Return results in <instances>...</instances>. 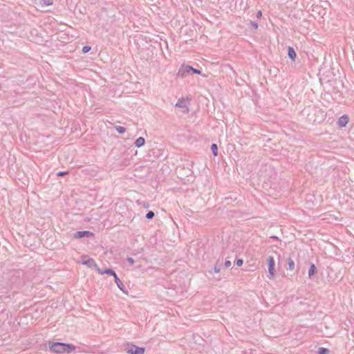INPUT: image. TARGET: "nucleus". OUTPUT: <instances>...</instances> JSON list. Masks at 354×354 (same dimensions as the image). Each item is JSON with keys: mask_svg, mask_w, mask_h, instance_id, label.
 <instances>
[{"mask_svg": "<svg viewBox=\"0 0 354 354\" xmlns=\"http://www.w3.org/2000/svg\"><path fill=\"white\" fill-rule=\"evenodd\" d=\"M50 351L56 353H70L75 350V346L69 344L61 342L49 343Z\"/></svg>", "mask_w": 354, "mask_h": 354, "instance_id": "1", "label": "nucleus"}, {"mask_svg": "<svg viewBox=\"0 0 354 354\" xmlns=\"http://www.w3.org/2000/svg\"><path fill=\"white\" fill-rule=\"evenodd\" d=\"M192 70V67L188 65H182L176 73L177 78H184Z\"/></svg>", "mask_w": 354, "mask_h": 354, "instance_id": "2", "label": "nucleus"}, {"mask_svg": "<svg viewBox=\"0 0 354 354\" xmlns=\"http://www.w3.org/2000/svg\"><path fill=\"white\" fill-rule=\"evenodd\" d=\"M127 353L131 354H144L145 348L136 345H130L127 347Z\"/></svg>", "mask_w": 354, "mask_h": 354, "instance_id": "3", "label": "nucleus"}, {"mask_svg": "<svg viewBox=\"0 0 354 354\" xmlns=\"http://www.w3.org/2000/svg\"><path fill=\"white\" fill-rule=\"evenodd\" d=\"M175 106L181 109V112L183 113H187L189 112L187 104L183 98L179 99Z\"/></svg>", "mask_w": 354, "mask_h": 354, "instance_id": "4", "label": "nucleus"}, {"mask_svg": "<svg viewBox=\"0 0 354 354\" xmlns=\"http://www.w3.org/2000/svg\"><path fill=\"white\" fill-rule=\"evenodd\" d=\"M274 260L272 257H269L268 258V272L272 276L274 277L275 274V270H274Z\"/></svg>", "mask_w": 354, "mask_h": 354, "instance_id": "5", "label": "nucleus"}, {"mask_svg": "<svg viewBox=\"0 0 354 354\" xmlns=\"http://www.w3.org/2000/svg\"><path fill=\"white\" fill-rule=\"evenodd\" d=\"M82 263L84 265H86L89 268L96 267L97 264L95 262V261L93 259L87 258L86 257H84L83 258V262Z\"/></svg>", "mask_w": 354, "mask_h": 354, "instance_id": "6", "label": "nucleus"}, {"mask_svg": "<svg viewBox=\"0 0 354 354\" xmlns=\"http://www.w3.org/2000/svg\"><path fill=\"white\" fill-rule=\"evenodd\" d=\"M91 234L92 233L89 231H79L75 233L74 237L76 239H81L84 236H88Z\"/></svg>", "mask_w": 354, "mask_h": 354, "instance_id": "7", "label": "nucleus"}, {"mask_svg": "<svg viewBox=\"0 0 354 354\" xmlns=\"http://www.w3.org/2000/svg\"><path fill=\"white\" fill-rule=\"evenodd\" d=\"M348 122V117L347 115H342L338 120V125L341 127H345Z\"/></svg>", "mask_w": 354, "mask_h": 354, "instance_id": "8", "label": "nucleus"}, {"mask_svg": "<svg viewBox=\"0 0 354 354\" xmlns=\"http://www.w3.org/2000/svg\"><path fill=\"white\" fill-rule=\"evenodd\" d=\"M114 279H115V282L117 286L119 288V289L121 291H122L123 292L127 293L125 287H124L123 283L122 282V281L119 279V277L118 276H115V277Z\"/></svg>", "mask_w": 354, "mask_h": 354, "instance_id": "9", "label": "nucleus"}, {"mask_svg": "<svg viewBox=\"0 0 354 354\" xmlns=\"http://www.w3.org/2000/svg\"><path fill=\"white\" fill-rule=\"evenodd\" d=\"M288 57L292 59V60H295V58H296V56H297V54L295 51V50L293 49L292 47H290L289 46L288 48Z\"/></svg>", "mask_w": 354, "mask_h": 354, "instance_id": "10", "label": "nucleus"}, {"mask_svg": "<svg viewBox=\"0 0 354 354\" xmlns=\"http://www.w3.org/2000/svg\"><path fill=\"white\" fill-rule=\"evenodd\" d=\"M145 143V140L144 138L142 137H139L138 138H137L135 141V145L137 147H142Z\"/></svg>", "mask_w": 354, "mask_h": 354, "instance_id": "11", "label": "nucleus"}, {"mask_svg": "<svg viewBox=\"0 0 354 354\" xmlns=\"http://www.w3.org/2000/svg\"><path fill=\"white\" fill-rule=\"evenodd\" d=\"M98 270V272L100 274H110V275H112L114 277V278L115 277V276H117L116 273L115 272L114 270H111V269H106L104 271H100V269L97 270Z\"/></svg>", "mask_w": 354, "mask_h": 354, "instance_id": "12", "label": "nucleus"}, {"mask_svg": "<svg viewBox=\"0 0 354 354\" xmlns=\"http://www.w3.org/2000/svg\"><path fill=\"white\" fill-rule=\"evenodd\" d=\"M317 272V268L315 266V264H312L309 268L308 270V276L309 277H311L313 275H314Z\"/></svg>", "mask_w": 354, "mask_h": 354, "instance_id": "13", "label": "nucleus"}, {"mask_svg": "<svg viewBox=\"0 0 354 354\" xmlns=\"http://www.w3.org/2000/svg\"><path fill=\"white\" fill-rule=\"evenodd\" d=\"M115 129L118 133L120 134L124 133L126 131V129L121 126L115 127Z\"/></svg>", "mask_w": 354, "mask_h": 354, "instance_id": "14", "label": "nucleus"}, {"mask_svg": "<svg viewBox=\"0 0 354 354\" xmlns=\"http://www.w3.org/2000/svg\"><path fill=\"white\" fill-rule=\"evenodd\" d=\"M288 268L290 270H293L295 269V263L294 261L291 259H288Z\"/></svg>", "mask_w": 354, "mask_h": 354, "instance_id": "15", "label": "nucleus"}, {"mask_svg": "<svg viewBox=\"0 0 354 354\" xmlns=\"http://www.w3.org/2000/svg\"><path fill=\"white\" fill-rule=\"evenodd\" d=\"M212 151L214 156H216L218 155V148L217 145L216 144H212L211 146Z\"/></svg>", "mask_w": 354, "mask_h": 354, "instance_id": "16", "label": "nucleus"}, {"mask_svg": "<svg viewBox=\"0 0 354 354\" xmlns=\"http://www.w3.org/2000/svg\"><path fill=\"white\" fill-rule=\"evenodd\" d=\"M329 353V350L326 348H319L318 349V354H328Z\"/></svg>", "mask_w": 354, "mask_h": 354, "instance_id": "17", "label": "nucleus"}, {"mask_svg": "<svg viewBox=\"0 0 354 354\" xmlns=\"http://www.w3.org/2000/svg\"><path fill=\"white\" fill-rule=\"evenodd\" d=\"M155 214L152 211H149L146 214V218L147 219H151L154 217Z\"/></svg>", "mask_w": 354, "mask_h": 354, "instance_id": "18", "label": "nucleus"}, {"mask_svg": "<svg viewBox=\"0 0 354 354\" xmlns=\"http://www.w3.org/2000/svg\"><path fill=\"white\" fill-rule=\"evenodd\" d=\"M41 3L46 6H50V5L53 4L52 0H41Z\"/></svg>", "mask_w": 354, "mask_h": 354, "instance_id": "19", "label": "nucleus"}, {"mask_svg": "<svg viewBox=\"0 0 354 354\" xmlns=\"http://www.w3.org/2000/svg\"><path fill=\"white\" fill-rule=\"evenodd\" d=\"M91 50V47L88 46H85L82 48V53H86Z\"/></svg>", "mask_w": 354, "mask_h": 354, "instance_id": "20", "label": "nucleus"}, {"mask_svg": "<svg viewBox=\"0 0 354 354\" xmlns=\"http://www.w3.org/2000/svg\"><path fill=\"white\" fill-rule=\"evenodd\" d=\"M221 268L217 263L214 266V270L215 272L218 273L220 272Z\"/></svg>", "mask_w": 354, "mask_h": 354, "instance_id": "21", "label": "nucleus"}, {"mask_svg": "<svg viewBox=\"0 0 354 354\" xmlns=\"http://www.w3.org/2000/svg\"><path fill=\"white\" fill-rule=\"evenodd\" d=\"M191 72H192V73H194L195 74H198V75L201 74V71H199L198 69H196V68H194L193 67H192V70H191Z\"/></svg>", "mask_w": 354, "mask_h": 354, "instance_id": "22", "label": "nucleus"}, {"mask_svg": "<svg viewBox=\"0 0 354 354\" xmlns=\"http://www.w3.org/2000/svg\"><path fill=\"white\" fill-rule=\"evenodd\" d=\"M243 261L242 259H237L236 261V264L237 266H241L243 265Z\"/></svg>", "mask_w": 354, "mask_h": 354, "instance_id": "23", "label": "nucleus"}, {"mask_svg": "<svg viewBox=\"0 0 354 354\" xmlns=\"http://www.w3.org/2000/svg\"><path fill=\"white\" fill-rule=\"evenodd\" d=\"M231 265H232V263H231V261H229V260L225 261V266L226 268H230V267L231 266Z\"/></svg>", "mask_w": 354, "mask_h": 354, "instance_id": "24", "label": "nucleus"}, {"mask_svg": "<svg viewBox=\"0 0 354 354\" xmlns=\"http://www.w3.org/2000/svg\"><path fill=\"white\" fill-rule=\"evenodd\" d=\"M250 24L254 28H258V24L254 22V21H250Z\"/></svg>", "mask_w": 354, "mask_h": 354, "instance_id": "25", "label": "nucleus"}, {"mask_svg": "<svg viewBox=\"0 0 354 354\" xmlns=\"http://www.w3.org/2000/svg\"><path fill=\"white\" fill-rule=\"evenodd\" d=\"M127 261L131 265H133L134 263V260L131 257H129L127 259Z\"/></svg>", "mask_w": 354, "mask_h": 354, "instance_id": "26", "label": "nucleus"}, {"mask_svg": "<svg viewBox=\"0 0 354 354\" xmlns=\"http://www.w3.org/2000/svg\"><path fill=\"white\" fill-rule=\"evenodd\" d=\"M66 174H67V172H65V171H60V172L57 173V176H62L65 175Z\"/></svg>", "mask_w": 354, "mask_h": 354, "instance_id": "27", "label": "nucleus"}, {"mask_svg": "<svg viewBox=\"0 0 354 354\" xmlns=\"http://www.w3.org/2000/svg\"><path fill=\"white\" fill-rule=\"evenodd\" d=\"M261 15H262L261 11H258V12L257 13V17L259 18L261 17Z\"/></svg>", "mask_w": 354, "mask_h": 354, "instance_id": "28", "label": "nucleus"}, {"mask_svg": "<svg viewBox=\"0 0 354 354\" xmlns=\"http://www.w3.org/2000/svg\"><path fill=\"white\" fill-rule=\"evenodd\" d=\"M272 238L277 239V236H272Z\"/></svg>", "mask_w": 354, "mask_h": 354, "instance_id": "29", "label": "nucleus"}]
</instances>
